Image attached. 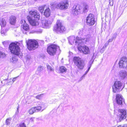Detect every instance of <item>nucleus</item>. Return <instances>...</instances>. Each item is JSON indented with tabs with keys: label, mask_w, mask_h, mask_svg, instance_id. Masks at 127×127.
I'll use <instances>...</instances> for the list:
<instances>
[{
	"label": "nucleus",
	"mask_w": 127,
	"mask_h": 127,
	"mask_svg": "<svg viewBox=\"0 0 127 127\" xmlns=\"http://www.w3.org/2000/svg\"><path fill=\"white\" fill-rule=\"evenodd\" d=\"M91 36L88 35L86 36L85 38H82L79 37L76 38L77 40L75 41V43H78L79 47L78 48V50L82 51L83 53L86 54H88L90 52V50L89 48L86 46H82V44H84L87 41H89L90 40Z\"/></svg>",
	"instance_id": "f257e3e1"
},
{
	"label": "nucleus",
	"mask_w": 127,
	"mask_h": 127,
	"mask_svg": "<svg viewBox=\"0 0 127 127\" xmlns=\"http://www.w3.org/2000/svg\"><path fill=\"white\" fill-rule=\"evenodd\" d=\"M29 13L31 15V17L30 16H27V18L28 21L32 26H36L38 25V22L32 17L39 19L40 17L39 13L36 10L31 11L29 12Z\"/></svg>",
	"instance_id": "f03ea898"
},
{
	"label": "nucleus",
	"mask_w": 127,
	"mask_h": 127,
	"mask_svg": "<svg viewBox=\"0 0 127 127\" xmlns=\"http://www.w3.org/2000/svg\"><path fill=\"white\" fill-rule=\"evenodd\" d=\"M19 43L18 42L12 43L9 45V49L12 53L18 55L20 58H22V54L20 53V49L19 47Z\"/></svg>",
	"instance_id": "7ed1b4c3"
},
{
	"label": "nucleus",
	"mask_w": 127,
	"mask_h": 127,
	"mask_svg": "<svg viewBox=\"0 0 127 127\" xmlns=\"http://www.w3.org/2000/svg\"><path fill=\"white\" fill-rule=\"evenodd\" d=\"M50 5L55 8L60 10H65L67 8L69 4L67 0H63L59 3H52Z\"/></svg>",
	"instance_id": "20e7f679"
},
{
	"label": "nucleus",
	"mask_w": 127,
	"mask_h": 127,
	"mask_svg": "<svg viewBox=\"0 0 127 127\" xmlns=\"http://www.w3.org/2000/svg\"><path fill=\"white\" fill-rule=\"evenodd\" d=\"M73 61L75 64L78 68L80 69H83L85 65L84 60L78 57H74L73 59Z\"/></svg>",
	"instance_id": "39448f33"
},
{
	"label": "nucleus",
	"mask_w": 127,
	"mask_h": 127,
	"mask_svg": "<svg viewBox=\"0 0 127 127\" xmlns=\"http://www.w3.org/2000/svg\"><path fill=\"white\" fill-rule=\"evenodd\" d=\"M123 83L120 81H115L112 86L113 91L116 93L121 91L123 87H122Z\"/></svg>",
	"instance_id": "423d86ee"
},
{
	"label": "nucleus",
	"mask_w": 127,
	"mask_h": 127,
	"mask_svg": "<svg viewBox=\"0 0 127 127\" xmlns=\"http://www.w3.org/2000/svg\"><path fill=\"white\" fill-rule=\"evenodd\" d=\"M53 30L56 32L58 33L63 32L66 30V29L60 22L58 21L56 25L54 27Z\"/></svg>",
	"instance_id": "0eeeda50"
},
{
	"label": "nucleus",
	"mask_w": 127,
	"mask_h": 127,
	"mask_svg": "<svg viewBox=\"0 0 127 127\" xmlns=\"http://www.w3.org/2000/svg\"><path fill=\"white\" fill-rule=\"evenodd\" d=\"M26 43L30 50H34L38 47V43L35 40H30L27 42L26 41Z\"/></svg>",
	"instance_id": "6e6552de"
},
{
	"label": "nucleus",
	"mask_w": 127,
	"mask_h": 127,
	"mask_svg": "<svg viewBox=\"0 0 127 127\" xmlns=\"http://www.w3.org/2000/svg\"><path fill=\"white\" fill-rule=\"evenodd\" d=\"M59 47L57 45L52 44L49 46L47 49L48 53L51 56H53L55 54L57 49Z\"/></svg>",
	"instance_id": "1a4fd4ad"
},
{
	"label": "nucleus",
	"mask_w": 127,
	"mask_h": 127,
	"mask_svg": "<svg viewBox=\"0 0 127 127\" xmlns=\"http://www.w3.org/2000/svg\"><path fill=\"white\" fill-rule=\"evenodd\" d=\"M53 19L49 18L47 19H45L42 21V26L44 28H49L51 25Z\"/></svg>",
	"instance_id": "9d476101"
},
{
	"label": "nucleus",
	"mask_w": 127,
	"mask_h": 127,
	"mask_svg": "<svg viewBox=\"0 0 127 127\" xmlns=\"http://www.w3.org/2000/svg\"><path fill=\"white\" fill-rule=\"evenodd\" d=\"M94 20V15L92 14H90L86 18V23L88 25H92L95 23Z\"/></svg>",
	"instance_id": "9b49d317"
},
{
	"label": "nucleus",
	"mask_w": 127,
	"mask_h": 127,
	"mask_svg": "<svg viewBox=\"0 0 127 127\" xmlns=\"http://www.w3.org/2000/svg\"><path fill=\"white\" fill-rule=\"evenodd\" d=\"M119 64L120 68H125L127 69V58L123 57L121 59Z\"/></svg>",
	"instance_id": "f8f14e48"
},
{
	"label": "nucleus",
	"mask_w": 127,
	"mask_h": 127,
	"mask_svg": "<svg viewBox=\"0 0 127 127\" xmlns=\"http://www.w3.org/2000/svg\"><path fill=\"white\" fill-rule=\"evenodd\" d=\"M18 57H19L18 55L14 54L12 55L10 57L9 61L11 64H15L17 63L18 60Z\"/></svg>",
	"instance_id": "ddd939ff"
},
{
	"label": "nucleus",
	"mask_w": 127,
	"mask_h": 127,
	"mask_svg": "<svg viewBox=\"0 0 127 127\" xmlns=\"http://www.w3.org/2000/svg\"><path fill=\"white\" fill-rule=\"evenodd\" d=\"M118 112L120 113V119L121 120L125 119L127 116L126 110L124 109H119L118 110Z\"/></svg>",
	"instance_id": "4468645a"
},
{
	"label": "nucleus",
	"mask_w": 127,
	"mask_h": 127,
	"mask_svg": "<svg viewBox=\"0 0 127 127\" xmlns=\"http://www.w3.org/2000/svg\"><path fill=\"white\" fill-rule=\"evenodd\" d=\"M80 8L81 7L79 5H74L72 8L71 13L74 15H77L78 12L80 10Z\"/></svg>",
	"instance_id": "2eb2a0df"
},
{
	"label": "nucleus",
	"mask_w": 127,
	"mask_h": 127,
	"mask_svg": "<svg viewBox=\"0 0 127 127\" xmlns=\"http://www.w3.org/2000/svg\"><path fill=\"white\" fill-rule=\"evenodd\" d=\"M116 101L119 105L122 104L123 102L124 103V99L123 96L119 94L117 95H116Z\"/></svg>",
	"instance_id": "dca6fc26"
},
{
	"label": "nucleus",
	"mask_w": 127,
	"mask_h": 127,
	"mask_svg": "<svg viewBox=\"0 0 127 127\" xmlns=\"http://www.w3.org/2000/svg\"><path fill=\"white\" fill-rule=\"evenodd\" d=\"M78 37H76V39H75V37L73 36H70L68 38V42L70 45H72L73 44L75 43L76 44H77L78 45V43L77 42L75 43V41L77 40L76 38Z\"/></svg>",
	"instance_id": "f3484780"
},
{
	"label": "nucleus",
	"mask_w": 127,
	"mask_h": 127,
	"mask_svg": "<svg viewBox=\"0 0 127 127\" xmlns=\"http://www.w3.org/2000/svg\"><path fill=\"white\" fill-rule=\"evenodd\" d=\"M118 75L121 79H123L126 76L127 73L125 71L122 70L119 72Z\"/></svg>",
	"instance_id": "a211bd4d"
},
{
	"label": "nucleus",
	"mask_w": 127,
	"mask_h": 127,
	"mask_svg": "<svg viewBox=\"0 0 127 127\" xmlns=\"http://www.w3.org/2000/svg\"><path fill=\"white\" fill-rule=\"evenodd\" d=\"M16 17L15 16H11L9 19L10 23L12 25H14L16 22Z\"/></svg>",
	"instance_id": "6ab92c4d"
},
{
	"label": "nucleus",
	"mask_w": 127,
	"mask_h": 127,
	"mask_svg": "<svg viewBox=\"0 0 127 127\" xmlns=\"http://www.w3.org/2000/svg\"><path fill=\"white\" fill-rule=\"evenodd\" d=\"M89 5L86 3H84L83 4V12L84 13L87 12L89 9Z\"/></svg>",
	"instance_id": "aec40b11"
},
{
	"label": "nucleus",
	"mask_w": 127,
	"mask_h": 127,
	"mask_svg": "<svg viewBox=\"0 0 127 127\" xmlns=\"http://www.w3.org/2000/svg\"><path fill=\"white\" fill-rule=\"evenodd\" d=\"M88 31L86 30L85 28H82L80 30L79 32V35H84L87 33Z\"/></svg>",
	"instance_id": "412c9836"
},
{
	"label": "nucleus",
	"mask_w": 127,
	"mask_h": 127,
	"mask_svg": "<svg viewBox=\"0 0 127 127\" xmlns=\"http://www.w3.org/2000/svg\"><path fill=\"white\" fill-rule=\"evenodd\" d=\"M50 11L48 8H47L45 10L44 13V15L46 17H48L50 14Z\"/></svg>",
	"instance_id": "4be33fe9"
},
{
	"label": "nucleus",
	"mask_w": 127,
	"mask_h": 127,
	"mask_svg": "<svg viewBox=\"0 0 127 127\" xmlns=\"http://www.w3.org/2000/svg\"><path fill=\"white\" fill-rule=\"evenodd\" d=\"M6 23L4 19H2L0 20V24L2 28H4L6 25Z\"/></svg>",
	"instance_id": "5701e85b"
},
{
	"label": "nucleus",
	"mask_w": 127,
	"mask_h": 127,
	"mask_svg": "<svg viewBox=\"0 0 127 127\" xmlns=\"http://www.w3.org/2000/svg\"><path fill=\"white\" fill-rule=\"evenodd\" d=\"M67 69L64 66H61L59 68V71L61 73H65L67 71Z\"/></svg>",
	"instance_id": "b1692460"
},
{
	"label": "nucleus",
	"mask_w": 127,
	"mask_h": 127,
	"mask_svg": "<svg viewBox=\"0 0 127 127\" xmlns=\"http://www.w3.org/2000/svg\"><path fill=\"white\" fill-rule=\"evenodd\" d=\"M37 112V111H36L35 107H33L29 110L28 112L30 114H32L34 113Z\"/></svg>",
	"instance_id": "393cba45"
},
{
	"label": "nucleus",
	"mask_w": 127,
	"mask_h": 127,
	"mask_svg": "<svg viewBox=\"0 0 127 127\" xmlns=\"http://www.w3.org/2000/svg\"><path fill=\"white\" fill-rule=\"evenodd\" d=\"M45 6V5H44L39 7L38 8V9L39 10V11L41 13H43Z\"/></svg>",
	"instance_id": "a878e982"
},
{
	"label": "nucleus",
	"mask_w": 127,
	"mask_h": 127,
	"mask_svg": "<svg viewBox=\"0 0 127 127\" xmlns=\"http://www.w3.org/2000/svg\"><path fill=\"white\" fill-rule=\"evenodd\" d=\"M22 26L23 29L25 31H28L29 29V26L27 24H24Z\"/></svg>",
	"instance_id": "bb28decb"
},
{
	"label": "nucleus",
	"mask_w": 127,
	"mask_h": 127,
	"mask_svg": "<svg viewBox=\"0 0 127 127\" xmlns=\"http://www.w3.org/2000/svg\"><path fill=\"white\" fill-rule=\"evenodd\" d=\"M43 94L38 95L35 96V98L38 99H41L43 97Z\"/></svg>",
	"instance_id": "cd10ccee"
},
{
	"label": "nucleus",
	"mask_w": 127,
	"mask_h": 127,
	"mask_svg": "<svg viewBox=\"0 0 127 127\" xmlns=\"http://www.w3.org/2000/svg\"><path fill=\"white\" fill-rule=\"evenodd\" d=\"M6 56V55L5 53L0 51V58H5Z\"/></svg>",
	"instance_id": "c85d7f7f"
},
{
	"label": "nucleus",
	"mask_w": 127,
	"mask_h": 127,
	"mask_svg": "<svg viewBox=\"0 0 127 127\" xmlns=\"http://www.w3.org/2000/svg\"><path fill=\"white\" fill-rule=\"evenodd\" d=\"M38 120V118H35V117H31L30 118L29 121L31 122H33L35 121H37Z\"/></svg>",
	"instance_id": "c756f323"
},
{
	"label": "nucleus",
	"mask_w": 127,
	"mask_h": 127,
	"mask_svg": "<svg viewBox=\"0 0 127 127\" xmlns=\"http://www.w3.org/2000/svg\"><path fill=\"white\" fill-rule=\"evenodd\" d=\"M3 28H2L1 31V33L3 36L5 35L6 34V31L3 29Z\"/></svg>",
	"instance_id": "7c9ffc66"
},
{
	"label": "nucleus",
	"mask_w": 127,
	"mask_h": 127,
	"mask_svg": "<svg viewBox=\"0 0 127 127\" xmlns=\"http://www.w3.org/2000/svg\"><path fill=\"white\" fill-rule=\"evenodd\" d=\"M46 66L47 69L48 70H49L50 71H54V69L52 68V67L48 65V64H46Z\"/></svg>",
	"instance_id": "2f4dec72"
},
{
	"label": "nucleus",
	"mask_w": 127,
	"mask_h": 127,
	"mask_svg": "<svg viewBox=\"0 0 127 127\" xmlns=\"http://www.w3.org/2000/svg\"><path fill=\"white\" fill-rule=\"evenodd\" d=\"M93 62V61H92L91 60L89 62V63L87 65L88 69H90L92 66V64Z\"/></svg>",
	"instance_id": "473e14b6"
},
{
	"label": "nucleus",
	"mask_w": 127,
	"mask_h": 127,
	"mask_svg": "<svg viewBox=\"0 0 127 127\" xmlns=\"http://www.w3.org/2000/svg\"><path fill=\"white\" fill-rule=\"evenodd\" d=\"M40 105H41L40 107H41V108H43V110L45 109L46 107V106L45 105V104L43 103H40L39 104Z\"/></svg>",
	"instance_id": "72a5a7b5"
},
{
	"label": "nucleus",
	"mask_w": 127,
	"mask_h": 127,
	"mask_svg": "<svg viewBox=\"0 0 127 127\" xmlns=\"http://www.w3.org/2000/svg\"><path fill=\"white\" fill-rule=\"evenodd\" d=\"M3 45L5 47L8 46L9 45V42L8 41H5L2 42Z\"/></svg>",
	"instance_id": "f704fd0d"
},
{
	"label": "nucleus",
	"mask_w": 127,
	"mask_h": 127,
	"mask_svg": "<svg viewBox=\"0 0 127 127\" xmlns=\"http://www.w3.org/2000/svg\"><path fill=\"white\" fill-rule=\"evenodd\" d=\"M11 120V119L10 118L7 119L6 121V125H9L10 124V121Z\"/></svg>",
	"instance_id": "c9c22d12"
},
{
	"label": "nucleus",
	"mask_w": 127,
	"mask_h": 127,
	"mask_svg": "<svg viewBox=\"0 0 127 127\" xmlns=\"http://www.w3.org/2000/svg\"><path fill=\"white\" fill-rule=\"evenodd\" d=\"M18 127H26V126L24 123H22L19 124Z\"/></svg>",
	"instance_id": "e433bc0d"
},
{
	"label": "nucleus",
	"mask_w": 127,
	"mask_h": 127,
	"mask_svg": "<svg viewBox=\"0 0 127 127\" xmlns=\"http://www.w3.org/2000/svg\"><path fill=\"white\" fill-rule=\"evenodd\" d=\"M36 111H40L41 109V107L40 106H38L37 107H35Z\"/></svg>",
	"instance_id": "4c0bfd02"
},
{
	"label": "nucleus",
	"mask_w": 127,
	"mask_h": 127,
	"mask_svg": "<svg viewBox=\"0 0 127 127\" xmlns=\"http://www.w3.org/2000/svg\"><path fill=\"white\" fill-rule=\"evenodd\" d=\"M43 69V67L42 66H39L38 68V70L41 71H42Z\"/></svg>",
	"instance_id": "58836bf2"
},
{
	"label": "nucleus",
	"mask_w": 127,
	"mask_h": 127,
	"mask_svg": "<svg viewBox=\"0 0 127 127\" xmlns=\"http://www.w3.org/2000/svg\"><path fill=\"white\" fill-rule=\"evenodd\" d=\"M25 22H26L24 20H21V22H20V23H21L22 24L21 26H23V25H24V24H26Z\"/></svg>",
	"instance_id": "ea45409f"
},
{
	"label": "nucleus",
	"mask_w": 127,
	"mask_h": 127,
	"mask_svg": "<svg viewBox=\"0 0 127 127\" xmlns=\"http://www.w3.org/2000/svg\"><path fill=\"white\" fill-rule=\"evenodd\" d=\"M106 45H104L102 48L100 50V52H102V53H103V52L105 50V48H106Z\"/></svg>",
	"instance_id": "a19ab883"
},
{
	"label": "nucleus",
	"mask_w": 127,
	"mask_h": 127,
	"mask_svg": "<svg viewBox=\"0 0 127 127\" xmlns=\"http://www.w3.org/2000/svg\"><path fill=\"white\" fill-rule=\"evenodd\" d=\"M106 45H104L102 48L100 50V52H102V53H103V52L105 50V48H106Z\"/></svg>",
	"instance_id": "79ce46f5"
},
{
	"label": "nucleus",
	"mask_w": 127,
	"mask_h": 127,
	"mask_svg": "<svg viewBox=\"0 0 127 127\" xmlns=\"http://www.w3.org/2000/svg\"><path fill=\"white\" fill-rule=\"evenodd\" d=\"M19 105H18V106L17 108V110L16 113V114H17L19 112Z\"/></svg>",
	"instance_id": "37998d69"
},
{
	"label": "nucleus",
	"mask_w": 127,
	"mask_h": 127,
	"mask_svg": "<svg viewBox=\"0 0 127 127\" xmlns=\"http://www.w3.org/2000/svg\"><path fill=\"white\" fill-rule=\"evenodd\" d=\"M109 3L110 5H112L113 4V0H109Z\"/></svg>",
	"instance_id": "c03bdc74"
},
{
	"label": "nucleus",
	"mask_w": 127,
	"mask_h": 127,
	"mask_svg": "<svg viewBox=\"0 0 127 127\" xmlns=\"http://www.w3.org/2000/svg\"><path fill=\"white\" fill-rule=\"evenodd\" d=\"M89 70H90L89 69H88L85 72V73L83 75L84 76V77L85 76V75H86V74H87V73L89 71Z\"/></svg>",
	"instance_id": "a18cd8bd"
},
{
	"label": "nucleus",
	"mask_w": 127,
	"mask_h": 127,
	"mask_svg": "<svg viewBox=\"0 0 127 127\" xmlns=\"http://www.w3.org/2000/svg\"><path fill=\"white\" fill-rule=\"evenodd\" d=\"M89 70H90L89 69H88L85 72V73L83 75L84 76V77L85 76V75H86V74H87V73L89 71Z\"/></svg>",
	"instance_id": "49530a36"
},
{
	"label": "nucleus",
	"mask_w": 127,
	"mask_h": 127,
	"mask_svg": "<svg viewBox=\"0 0 127 127\" xmlns=\"http://www.w3.org/2000/svg\"><path fill=\"white\" fill-rule=\"evenodd\" d=\"M89 70H90L89 69H88L85 72V73L83 75L84 76V77L85 76V75H86V74H87V73L89 71Z\"/></svg>",
	"instance_id": "de8ad7c7"
},
{
	"label": "nucleus",
	"mask_w": 127,
	"mask_h": 127,
	"mask_svg": "<svg viewBox=\"0 0 127 127\" xmlns=\"http://www.w3.org/2000/svg\"><path fill=\"white\" fill-rule=\"evenodd\" d=\"M89 70H90L89 69H88L85 72V73L83 75L84 76V77L85 76V75H86V74H87V73L89 71Z\"/></svg>",
	"instance_id": "09e8293b"
},
{
	"label": "nucleus",
	"mask_w": 127,
	"mask_h": 127,
	"mask_svg": "<svg viewBox=\"0 0 127 127\" xmlns=\"http://www.w3.org/2000/svg\"><path fill=\"white\" fill-rule=\"evenodd\" d=\"M84 77H84V76L83 75L79 79V82H80V81H81Z\"/></svg>",
	"instance_id": "8fccbe9b"
},
{
	"label": "nucleus",
	"mask_w": 127,
	"mask_h": 127,
	"mask_svg": "<svg viewBox=\"0 0 127 127\" xmlns=\"http://www.w3.org/2000/svg\"><path fill=\"white\" fill-rule=\"evenodd\" d=\"M17 77H14L13 78V79L12 80L13 83L15 81V80H16V79L17 78Z\"/></svg>",
	"instance_id": "3c124183"
},
{
	"label": "nucleus",
	"mask_w": 127,
	"mask_h": 127,
	"mask_svg": "<svg viewBox=\"0 0 127 127\" xmlns=\"http://www.w3.org/2000/svg\"><path fill=\"white\" fill-rule=\"evenodd\" d=\"M113 38L109 39L108 40V42H112L113 41Z\"/></svg>",
	"instance_id": "603ef678"
},
{
	"label": "nucleus",
	"mask_w": 127,
	"mask_h": 127,
	"mask_svg": "<svg viewBox=\"0 0 127 127\" xmlns=\"http://www.w3.org/2000/svg\"><path fill=\"white\" fill-rule=\"evenodd\" d=\"M123 127H127V124H125L123 125Z\"/></svg>",
	"instance_id": "864d4df0"
},
{
	"label": "nucleus",
	"mask_w": 127,
	"mask_h": 127,
	"mask_svg": "<svg viewBox=\"0 0 127 127\" xmlns=\"http://www.w3.org/2000/svg\"><path fill=\"white\" fill-rule=\"evenodd\" d=\"M118 127H123V126H119Z\"/></svg>",
	"instance_id": "5fc2aeb1"
},
{
	"label": "nucleus",
	"mask_w": 127,
	"mask_h": 127,
	"mask_svg": "<svg viewBox=\"0 0 127 127\" xmlns=\"http://www.w3.org/2000/svg\"><path fill=\"white\" fill-rule=\"evenodd\" d=\"M108 44H104V45H106V46L107 47V46H108Z\"/></svg>",
	"instance_id": "6e6d98bb"
},
{
	"label": "nucleus",
	"mask_w": 127,
	"mask_h": 127,
	"mask_svg": "<svg viewBox=\"0 0 127 127\" xmlns=\"http://www.w3.org/2000/svg\"><path fill=\"white\" fill-rule=\"evenodd\" d=\"M42 32V31L41 30L40 31V33H41V32Z\"/></svg>",
	"instance_id": "4d7b16f0"
}]
</instances>
